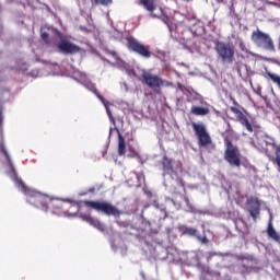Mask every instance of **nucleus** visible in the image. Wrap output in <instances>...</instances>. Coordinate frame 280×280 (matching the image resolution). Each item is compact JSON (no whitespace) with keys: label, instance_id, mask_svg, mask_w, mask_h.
<instances>
[{"label":"nucleus","instance_id":"1","mask_svg":"<svg viewBox=\"0 0 280 280\" xmlns=\"http://www.w3.org/2000/svg\"><path fill=\"white\" fill-rule=\"evenodd\" d=\"M233 135H235V131L231 129V124L228 122V129L225 133L222 135L225 145L224 160L231 167H242V153L240 152V148L234 145L233 141H231Z\"/></svg>","mask_w":280,"mask_h":280},{"label":"nucleus","instance_id":"2","mask_svg":"<svg viewBox=\"0 0 280 280\" xmlns=\"http://www.w3.org/2000/svg\"><path fill=\"white\" fill-rule=\"evenodd\" d=\"M11 178L16 183L18 187H21L22 191H25L27 198L26 201L28 205H33V207H36L37 209H40L42 211H48L49 209V202H51V198L47 195H43L36 190L28 189L27 186H25V183H23L22 179L20 184L19 180L14 178V175H11Z\"/></svg>","mask_w":280,"mask_h":280},{"label":"nucleus","instance_id":"3","mask_svg":"<svg viewBox=\"0 0 280 280\" xmlns=\"http://www.w3.org/2000/svg\"><path fill=\"white\" fill-rule=\"evenodd\" d=\"M140 82L148 86V89H152L156 95L161 93V88L165 86V80L163 78L147 70H142Z\"/></svg>","mask_w":280,"mask_h":280},{"label":"nucleus","instance_id":"4","mask_svg":"<svg viewBox=\"0 0 280 280\" xmlns=\"http://www.w3.org/2000/svg\"><path fill=\"white\" fill-rule=\"evenodd\" d=\"M252 40L257 45V47H261L265 51H270L275 54L277 51V46H275V40L268 33H264L259 30L254 31L252 33Z\"/></svg>","mask_w":280,"mask_h":280},{"label":"nucleus","instance_id":"5","mask_svg":"<svg viewBox=\"0 0 280 280\" xmlns=\"http://www.w3.org/2000/svg\"><path fill=\"white\" fill-rule=\"evenodd\" d=\"M214 51H217L222 62L231 65V62L235 60V46H233V44L217 42Z\"/></svg>","mask_w":280,"mask_h":280},{"label":"nucleus","instance_id":"6","mask_svg":"<svg viewBox=\"0 0 280 280\" xmlns=\"http://www.w3.org/2000/svg\"><path fill=\"white\" fill-rule=\"evenodd\" d=\"M83 205L90 209H94V211H102L105 215H114V218L121 215L119 209L108 202L85 200Z\"/></svg>","mask_w":280,"mask_h":280},{"label":"nucleus","instance_id":"7","mask_svg":"<svg viewBox=\"0 0 280 280\" xmlns=\"http://www.w3.org/2000/svg\"><path fill=\"white\" fill-rule=\"evenodd\" d=\"M127 48L129 51H133V54L141 56V58L150 59L154 56V52L150 50V46L144 45L143 43L137 40L135 37L127 38Z\"/></svg>","mask_w":280,"mask_h":280},{"label":"nucleus","instance_id":"8","mask_svg":"<svg viewBox=\"0 0 280 280\" xmlns=\"http://www.w3.org/2000/svg\"><path fill=\"white\" fill-rule=\"evenodd\" d=\"M3 124V108L0 106V152L3 154L10 170L11 176L13 174V178L18 180L20 185H23V182L20 180L19 176L16 175V170L14 168V164H12V160L10 159V154L8 150H5V144L3 142V129H1V125Z\"/></svg>","mask_w":280,"mask_h":280},{"label":"nucleus","instance_id":"9","mask_svg":"<svg viewBox=\"0 0 280 280\" xmlns=\"http://www.w3.org/2000/svg\"><path fill=\"white\" fill-rule=\"evenodd\" d=\"M191 127L201 148H207V145H211V143H213V140H211V136L207 131V126H205V124L192 122Z\"/></svg>","mask_w":280,"mask_h":280},{"label":"nucleus","instance_id":"10","mask_svg":"<svg viewBox=\"0 0 280 280\" xmlns=\"http://www.w3.org/2000/svg\"><path fill=\"white\" fill-rule=\"evenodd\" d=\"M247 206L250 218H253L254 222H257V219L261 214V201L257 197H249L247 199Z\"/></svg>","mask_w":280,"mask_h":280},{"label":"nucleus","instance_id":"11","mask_svg":"<svg viewBox=\"0 0 280 280\" xmlns=\"http://www.w3.org/2000/svg\"><path fill=\"white\" fill-rule=\"evenodd\" d=\"M57 48L61 54H66V55L80 54V51H82V48H80V46L66 39H61L58 43Z\"/></svg>","mask_w":280,"mask_h":280},{"label":"nucleus","instance_id":"12","mask_svg":"<svg viewBox=\"0 0 280 280\" xmlns=\"http://www.w3.org/2000/svg\"><path fill=\"white\" fill-rule=\"evenodd\" d=\"M140 5L144 8L148 12H150L152 19H159L163 15V9L159 8V12L155 13L156 10V0H139Z\"/></svg>","mask_w":280,"mask_h":280},{"label":"nucleus","instance_id":"13","mask_svg":"<svg viewBox=\"0 0 280 280\" xmlns=\"http://www.w3.org/2000/svg\"><path fill=\"white\" fill-rule=\"evenodd\" d=\"M230 110L231 113L236 115V119L240 121L241 125H243L246 128L248 132H253V125L250 124V121H248V117H246L244 113L240 110V108L232 106L230 107Z\"/></svg>","mask_w":280,"mask_h":280},{"label":"nucleus","instance_id":"14","mask_svg":"<svg viewBox=\"0 0 280 280\" xmlns=\"http://www.w3.org/2000/svg\"><path fill=\"white\" fill-rule=\"evenodd\" d=\"M81 220H83V222H88V224H91V226H94V229H97V231H101L102 233H104V231H106V225H104V223L101 222L100 219H95L93 217H91V214H80Z\"/></svg>","mask_w":280,"mask_h":280},{"label":"nucleus","instance_id":"15","mask_svg":"<svg viewBox=\"0 0 280 280\" xmlns=\"http://www.w3.org/2000/svg\"><path fill=\"white\" fill-rule=\"evenodd\" d=\"M266 233L270 240L273 242H278L280 244V234L277 230H275V225H272V219L269 220Z\"/></svg>","mask_w":280,"mask_h":280},{"label":"nucleus","instance_id":"16","mask_svg":"<svg viewBox=\"0 0 280 280\" xmlns=\"http://www.w3.org/2000/svg\"><path fill=\"white\" fill-rule=\"evenodd\" d=\"M211 110L209 107H202V106H192L190 108V115H195V117H206V115H209Z\"/></svg>","mask_w":280,"mask_h":280},{"label":"nucleus","instance_id":"17","mask_svg":"<svg viewBox=\"0 0 280 280\" xmlns=\"http://www.w3.org/2000/svg\"><path fill=\"white\" fill-rule=\"evenodd\" d=\"M178 187H175L173 190L174 196H182L183 194H187V189L185 188V182L183 178L177 179Z\"/></svg>","mask_w":280,"mask_h":280},{"label":"nucleus","instance_id":"18","mask_svg":"<svg viewBox=\"0 0 280 280\" xmlns=\"http://www.w3.org/2000/svg\"><path fill=\"white\" fill-rule=\"evenodd\" d=\"M118 154L119 156H124L126 154V139L121 133H118Z\"/></svg>","mask_w":280,"mask_h":280},{"label":"nucleus","instance_id":"19","mask_svg":"<svg viewBox=\"0 0 280 280\" xmlns=\"http://www.w3.org/2000/svg\"><path fill=\"white\" fill-rule=\"evenodd\" d=\"M162 167L164 172H174V166L172 165V160L164 155L162 159Z\"/></svg>","mask_w":280,"mask_h":280},{"label":"nucleus","instance_id":"20","mask_svg":"<svg viewBox=\"0 0 280 280\" xmlns=\"http://www.w3.org/2000/svg\"><path fill=\"white\" fill-rule=\"evenodd\" d=\"M90 91H92V93H94V95H96V97L100 98V101L105 106V108H108V104H109L108 101H106V98H104V96H102V94H100V91H97V88H95L93 84H91Z\"/></svg>","mask_w":280,"mask_h":280},{"label":"nucleus","instance_id":"21","mask_svg":"<svg viewBox=\"0 0 280 280\" xmlns=\"http://www.w3.org/2000/svg\"><path fill=\"white\" fill-rule=\"evenodd\" d=\"M161 16H162L163 23H165V25H167L170 32H172V30H174V25L172 24L170 16L164 15L163 13H162V15L159 16V19H161Z\"/></svg>","mask_w":280,"mask_h":280},{"label":"nucleus","instance_id":"22","mask_svg":"<svg viewBox=\"0 0 280 280\" xmlns=\"http://www.w3.org/2000/svg\"><path fill=\"white\" fill-rule=\"evenodd\" d=\"M238 270H240V273H241V275H248V273L252 272L253 267H248V266L242 264V265L238 267Z\"/></svg>","mask_w":280,"mask_h":280},{"label":"nucleus","instance_id":"23","mask_svg":"<svg viewBox=\"0 0 280 280\" xmlns=\"http://www.w3.org/2000/svg\"><path fill=\"white\" fill-rule=\"evenodd\" d=\"M238 47L241 49V51H244L245 54H249V56H255V54H253V51L248 50V48H246V44H244V42H241L238 44Z\"/></svg>","mask_w":280,"mask_h":280},{"label":"nucleus","instance_id":"24","mask_svg":"<svg viewBox=\"0 0 280 280\" xmlns=\"http://www.w3.org/2000/svg\"><path fill=\"white\" fill-rule=\"evenodd\" d=\"M184 233H186V235L195 236L198 233V230L194 228H185Z\"/></svg>","mask_w":280,"mask_h":280},{"label":"nucleus","instance_id":"25","mask_svg":"<svg viewBox=\"0 0 280 280\" xmlns=\"http://www.w3.org/2000/svg\"><path fill=\"white\" fill-rule=\"evenodd\" d=\"M95 5H110L113 0H94Z\"/></svg>","mask_w":280,"mask_h":280},{"label":"nucleus","instance_id":"26","mask_svg":"<svg viewBox=\"0 0 280 280\" xmlns=\"http://www.w3.org/2000/svg\"><path fill=\"white\" fill-rule=\"evenodd\" d=\"M184 201H185V203H186V207H188V209H189L190 211H194V206H191V202L189 201V197L184 196Z\"/></svg>","mask_w":280,"mask_h":280},{"label":"nucleus","instance_id":"27","mask_svg":"<svg viewBox=\"0 0 280 280\" xmlns=\"http://www.w3.org/2000/svg\"><path fill=\"white\" fill-rule=\"evenodd\" d=\"M235 71L237 72L238 75H242V62L237 61L235 63Z\"/></svg>","mask_w":280,"mask_h":280},{"label":"nucleus","instance_id":"28","mask_svg":"<svg viewBox=\"0 0 280 280\" xmlns=\"http://www.w3.org/2000/svg\"><path fill=\"white\" fill-rule=\"evenodd\" d=\"M177 89L178 91H180L182 93H187V86H185L183 83H177Z\"/></svg>","mask_w":280,"mask_h":280},{"label":"nucleus","instance_id":"29","mask_svg":"<svg viewBox=\"0 0 280 280\" xmlns=\"http://www.w3.org/2000/svg\"><path fill=\"white\" fill-rule=\"evenodd\" d=\"M215 255H218V253L215 252H209L208 256H207V261H211V259H213V257H215Z\"/></svg>","mask_w":280,"mask_h":280},{"label":"nucleus","instance_id":"30","mask_svg":"<svg viewBox=\"0 0 280 280\" xmlns=\"http://www.w3.org/2000/svg\"><path fill=\"white\" fill-rule=\"evenodd\" d=\"M42 38H43V40H45V43H49V34L48 33H43Z\"/></svg>","mask_w":280,"mask_h":280},{"label":"nucleus","instance_id":"31","mask_svg":"<svg viewBox=\"0 0 280 280\" xmlns=\"http://www.w3.org/2000/svg\"><path fill=\"white\" fill-rule=\"evenodd\" d=\"M80 30H81V32H85V34H90L91 33V31L88 30L86 26H80Z\"/></svg>","mask_w":280,"mask_h":280},{"label":"nucleus","instance_id":"32","mask_svg":"<svg viewBox=\"0 0 280 280\" xmlns=\"http://www.w3.org/2000/svg\"><path fill=\"white\" fill-rule=\"evenodd\" d=\"M105 108H106V113H107L109 119H113V113H110V108L108 107V105Z\"/></svg>","mask_w":280,"mask_h":280},{"label":"nucleus","instance_id":"33","mask_svg":"<svg viewBox=\"0 0 280 280\" xmlns=\"http://www.w3.org/2000/svg\"><path fill=\"white\" fill-rule=\"evenodd\" d=\"M152 207H154L155 209H160L161 206L159 205V201L154 200L152 202Z\"/></svg>","mask_w":280,"mask_h":280},{"label":"nucleus","instance_id":"34","mask_svg":"<svg viewBox=\"0 0 280 280\" xmlns=\"http://www.w3.org/2000/svg\"><path fill=\"white\" fill-rule=\"evenodd\" d=\"M202 243H203V244H209V240L207 238V236H205V237L202 238Z\"/></svg>","mask_w":280,"mask_h":280},{"label":"nucleus","instance_id":"35","mask_svg":"<svg viewBox=\"0 0 280 280\" xmlns=\"http://www.w3.org/2000/svg\"><path fill=\"white\" fill-rule=\"evenodd\" d=\"M118 224L119 226H128V223H125V222H119Z\"/></svg>","mask_w":280,"mask_h":280},{"label":"nucleus","instance_id":"36","mask_svg":"<svg viewBox=\"0 0 280 280\" xmlns=\"http://www.w3.org/2000/svg\"><path fill=\"white\" fill-rule=\"evenodd\" d=\"M237 259H238V260H243V259H246V257H244V256H237Z\"/></svg>","mask_w":280,"mask_h":280},{"label":"nucleus","instance_id":"37","mask_svg":"<svg viewBox=\"0 0 280 280\" xmlns=\"http://www.w3.org/2000/svg\"><path fill=\"white\" fill-rule=\"evenodd\" d=\"M140 275H141L142 279L145 280V273L142 271V272H140Z\"/></svg>","mask_w":280,"mask_h":280},{"label":"nucleus","instance_id":"38","mask_svg":"<svg viewBox=\"0 0 280 280\" xmlns=\"http://www.w3.org/2000/svg\"><path fill=\"white\" fill-rule=\"evenodd\" d=\"M172 202H173V205H176V201H174V199H172Z\"/></svg>","mask_w":280,"mask_h":280},{"label":"nucleus","instance_id":"39","mask_svg":"<svg viewBox=\"0 0 280 280\" xmlns=\"http://www.w3.org/2000/svg\"><path fill=\"white\" fill-rule=\"evenodd\" d=\"M73 205L78 207V202H73Z\"/></svg>","mask_w":280,"mask_h":280},{"label":"nucleus","instance_id":"40","mask_svg":"<svg viewBox=\"0 0 280 280\" xmlns=\"http://www.w3.org/2000/svg\"><path fill=\"white\" fill-rule=\"evenodd\" d=\"M56 209H57V210H60V207L57 206Z\"/></svg>","mask_w":280,"mask_h":280},{"label":"nucleus","instance_id":"41","mask_svg":"<svg viewBox=\"0 0 280 280\" xmlns=\"http://www.w3.org/2000/svg\"><path fill=\"white\" fill-rule=\"evenodd\" d=\"M70 215H75V214H70Z\"/></svg>","mask_w":280,"mask_h":280}]
</instances>
